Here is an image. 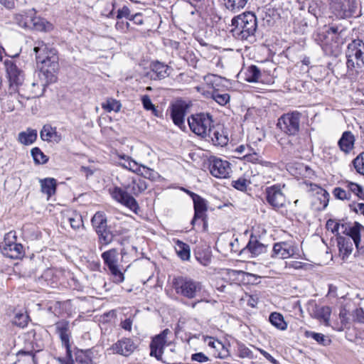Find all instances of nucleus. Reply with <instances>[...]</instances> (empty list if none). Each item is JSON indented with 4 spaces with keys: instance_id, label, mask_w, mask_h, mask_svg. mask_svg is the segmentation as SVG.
I'll return each instance as SVG.
<instances>
[{
    "instance_id": "nucleus-1",
    "label": "nucleus",
    "mask_w": 364,
    "mask_h": 364,
    "mask_svg": "<svg viewBox=\"0 0 364 364\" xmlns=\"http://www.w3.org/2000/svg\"><path fill=\"white\" fill-rule=\"evenodd\" d=\"M46 50L47 46L44 42H35L33 51L36 54V61L37 63H41L43 65L40 72L38 73L40 82H33L32 86L41 87L42 92L44 91L48 84L56 81V73L59 69L58 56L55 53H52L51 55L46 56Z\"/></svg>"
},
{
    "instance_id": "nucleus-2",
    "label": "nucleus",
    "mask_w": 364,
    "mask_h": 364,
    "mask_svg": "<svg viewBox=\"0 0 364 364\" xmlns=\"http://www.w3.org/2000/svg\"><path fill=\"white\" fill-rule=\"evenodd\" d=\"M148 187L146 180L140 176L134 177L127 185L124 186V189L119 187H114L109 189L112 197L117 202L125 205L131 210L137 213L139 205L133 196H138L139 194L146 190Z\"/></svg>"
},
{
    "instance_id": "nucleus-3",
    "label": "nucleus",
    "mask_w": 364,
    "mask_h": 364,
    "mask_svg": "<svg viewBox=\"0 0 364 364\" xmlns=\"http://www.w3.org/2000/svg\"><path fill=\"white\" fill-rule=\"evenodd\" d=\"M232 36L241 41L253 38L257 28V21L255 14L245 11L233 17L231 20Z\"/></svg>"
},
{
    "instance_id": "nucleus-4",
    "label": "nucleus",
    "mask_w": 364,
    "mask_h": 364,
    "mask_svg": "<svg viewBox=\"0 0 364 364\" xmlns=\"http://www.w3.org/2000/svg\"><path fill=\"white\" fill-rule=\"evenodd\" d=\"M17 63V60L13 58L6 60L4 62L9 82L6 95L11 102H16L21 105L22 102L20 100L21 96L18 93V88L24 81V73Z\"/></svg>"
},
{
    "instance_id": "nucleus-5",
    "label": "nucleus",
    "mask_w": 364,
    "mask_h": 364,
    "mask_svg": "<svg viewBox=\"0 0 364 364\" xmlns=\"http://www.w3.org/2000/svg\"><path fill=\"white\" fill-rule=\"evenodd\" d=\"M349 75L358 73L364 68V41L355 39L348 43L346 52Z\"/></svg>"
},
{
    "instance_id": "nucleus-6",
    "label": "nucleus",
    "mask_w": 364,
    "mask_h": 364,
    "mask_svg": "<svg viewBox=\"0 0 364 364\" xmlns=\"http://www.w3.org/2000/svg\"><path fill=\"white\" fill-rule=\"evenodd\" d=\"M172 285L177 294L189 299L196 298L203 289L200 282L183 276L174 277Z\"/></svg>"
},
{
    "instance_id": "nucleus-7",
    "label": "nucleus",
    "mask_w": 364,
    "mask_h": 364,
    "mask_svg": "<svg viewBox=\"0 0 364 364\" xmlns=\"http://www.w3.org/2000/svg\"><path fill=\"white\" fill-rule=\"evenodd\" d=\"M191 130L203 138H206L215 125L213 124V118L209 113H198L191 115L188 119Z\"/></svg>"
},
{
    "instance_id": "nucleus-8",
    "label": "nucleus",
    "mask_w": 364,
    "mask_h": 364,
    "mask_svg": "<svg viewBox=\"0 0 364 364\" xmlns=\"http://www.w3.org/2000/svg\"><path fill=\"white\" fill-rule=\"evenodd\" d=\"M301 113L297 111L282 114L277 124V127L288 136H296L300 130Z\"/></svg>"
},
{
    "instance_id": "nucleus-9",
    "label": "nucleus",
    "mask_w": 364,
    "mask_h": 364,
    "mask_svg": "<svg viewBox=\"0 0 364 364\" xmlns=\"http://www.w3.org/2000/svg\"><path fill=\"white\" fill-rule=\"evenodd\" d=\"M12 237L14 240H11V233L7 234L0 245V250L4 255L9 258L21 259L25 254L23 247L21 244L16 242L15 236Z\"/></svg>"
},
{
    "instance_id": "nucleus-10",
    "label": "nucleus",
    "mask_w": 364,
    "mask_h": 364,
    "mask_svg": "<svg viewBox=\"0 0 364 364\" xmlns=\"http://www.w3.org/2000/svg\"><path fill=\"white\" fill-rule=\"evenodd\" d=\"M120 159L124 160V162L122 164V166L129 169V171L137 173L144 178L149 179H154L156 177V173L145 166L139 164L136 161L133 160L131 157L126 155H120Z\"/></svg>"
},
{
    "instance_id": "nucleus-11",
    "label": "nucleus",
    "mask_w": 364,
    "mask_h": 364,
    "mask_svg": "<svg viewBox=\"0 0 364 364\" xmlns=\"http://www.w3.org/2000/svg\"><path fill=\"white\" fill-rule=\"evenodd\" d=\"M331 7L338 17L346 18L355 14L357 2L356 0H336L333 2Z\"/></svg>"
},
{
    "instance_id": "nucleus-12",
    "label": "nucleus",
    "mask_w": 364,
    "mask_h": 364,
    "mask_svg": "<svg viewBox=\"0 0 364 364\" xmlns=\"http://www.w3.org/2000/svg\"><path fill=\"white\" fill-rule=\"evenodd\" d=\"M170 333V330L166 328L152 338L150 343L151 356L156 358L158 360H161L162 359L164 348L167 344L166 338Z\"/></svg>"
},
{
    "instance_id": "nucleus-13",
    "label": "nucleus",
    "mask_w": 364,
    "mask_h": 364,
    "mask_svg": "<svg viewBox=\"0 0 364 364\" xmlns=\"http://www.w3.org/2000/svg\"><path fill=\"white\" fill-rule=\"evenodd\" d=\"M266 198L269 205L274 209L284 208L287 203L285 195L282 191L280 186H272L266 189Z\"/></svg>"
},
{
    "instance_id": "nucleus-14",
    "label": "nucleus",
    "mask_w": 364,
    "mask_h": 364,
    "mask_svg": "<svg viewBox=\"0 0 364 364\" xmlns=\"http://www.w3.org/2000/svg\"><path fill=\"white\" fill-rule=\"evenodd\" d=\"M209 168L213 176L221 178H227L231 171L230 164L228 161L216 157L210 160Z\"/></svg>"
},
{
    "instance_id": "nucleus-15",
    "label": "nucleus",
    "mask_w": 364,
    "mask_h": 364,
    "mask_svg": "<svg viewBox=\"0 0 364 364\" xmlns=\"http://www.w3.org/2000/svg\"><path fill=\"white\" fill-rule=\"evenodd\" d=\"M137 345L129 338H123L114 343L111 350L114 353L125 357L132 355L136 349Z\"/></svg>"
},
{
    "instance_id": "nucleus-16",
    "label": "nucleus",
    "mask_w": 364,
    "mask_h": 364,
    "mask_svg": "<svg viewBox=\"0 0 364 364\" xmlns=\"http://www.w3.org/2000/svg\"><path fill=\"white\" fill-rule=\"evenodd\" d=\"M55 331L59 335L62 345L70 352L71 348L70 338V331L69 322L65 320L60 321L55 324Z\"/></svg>"
},
{
    "instance_id": "nucleus-17",
    "label": "nucleus",
    "mask_w": 364,
    "mask_h": 364,
    "mask_svg": "<svg viewBox=\"0 0 364 364\" xmlns=\"http://www.w3.org/2000/svg\"><path fill=\"white\" fill-rule=\"evenodd\" d=\"M188 193L191 196L194 203L195 214L191 221V224L194 225L198 219H204L207 210V205L205 200L200 196L189 191H188Z\"/></svg>"
},
{
    "instance_id": "nucleus-18",
    "label": "nucleus",
    "mask_w": 364,
    "mask_h": 364,
    "mask_svg": "<svg viewBox=\"0 0 364 364\" xmlns=\"http://www.w3.org/2000/svg\"><path fill=\"white\" fill-rule=\"evenodd\" d=\"M294 254V247L287 242H281L274 245L272 257L287 259Z\"/></svg>"
},
{
    "instance_id": "nucleus-19",
    "label": "nucleus",
    "mask_w": 364,
    "mask_h": 364,
    "mask_svg": "<svg viewBox=\"0 0 364 364\" xmlns=\"http://www.w3.org/2000/svg\"><path fill=\"white\" fill-rule=\"evenodd\" d=\"M205 139L211 141L215 146H221L226 145L228 141L227 136L224 134L223 128L218 124L212 128L208 136Z\"/></svg>"
},
{
    "instance_id": "nucleus-20",
    "label": "nucleus",
    "mask_w": 364,
    "mask_h": 364,
    "mask_svg": "<svg viewBox=\"0 0 364 364\" xmlns=\"http://www.w3.org/2000/svg\"><path fill=\"white\" fill-rule=\"evenodd\" d=\"M187 105L186 103L179 102L172 105L171 118L173 123L181 128L184 126V118L186 113Z\"/></svg>"
},
{
    "instance_id": "nucleus-21",
    "label": "nucleus",
    "mask_w": 364,
    "mask_h": 364,
    "mask_svg": "<svg viewBox=\"0 0 364 364\" xmlns=\"http://www.w3.org/2000/svg\"><path fill=\"white\" fill-rule=\"evenodd\" d=\"M40 136L43 141L58 144L62 140V135L57 132L55 127L45 124L40 132Z\"/></svg>"
},
{
    "instance_id": "nucleus-22",
    "label": "nucleus",
    "mask_w": 364,
    "mask_h": 364,
    "mask_svg": "<svg viewBox=\"0 0 364 364\" xmlns=\"http://www.w3.org/2000/svg\"><path fill=\"white\" fill-rule=\"evenodd\" d=\"M355 138L350 131L344 132L338 141L340 150L345 154L350 153L354 149Z\"/></svg>"
},
{
    "instance_id": "nucleus-23",
    "label": "nucleus",
    "mask_w": 364,
    "mask_h": 364,
    "mask_svg": "<svg viewBox=\"0 0 364 364\" xmlns=\"http://www.w3.org/2000/svg\"><path fill=\"white\" fill-rule=\"evenodd\" d=\"M53 28L52 23L43 18L36 16V14L30 19L29 29L47 32L51 31Z\"/></svg>"
},
{
    "instance_id": "nucleus-24",
    "label": "nucleus",
    "mask_w": 364,
    "mask_h": 364,
    "mask_svg": "<svg viewBox=\"0 0 364 364\" xmlns=\"http://www.w3.org/2000/svg\"><path fill=\"white\" fill-rule=\"evenodd\" d=\"M338 247L342 259H346L353 251V242L350 237L340 236L338 237Z\"/></svg>"
},
{
    "instance_id": "nucleus-25",
    "label": "nucleus",
    "mask_w": 364,
    "mask_h": 364,
    "mask_svg": "<svg viewBox=\"0 0 364 364\" xmlns=\"http://www.w3.org/2000/svg\"><path fill=\"white\" fill-rule=\"evenodd\" d=\"M168 69L169 67L168 65L159 61L154 62L151 65V70L153 73V75H151V77L154 80L164 79L168 76Z\"/></svg>"
},
{
    "instance_id": "nucleus-26",
    "label": "nucleus",
    "mask_w": 364,
    "mask_h": 364,
    "mask_svg": "<svg viewBox=\"0 0 364 364\" xmlns=\"http://www.w3.org/2000/svg\"><path fill=\"white\" fill-rule=\"evenodd\" d=\"M246 250L249 251L253 257H256L266 252L267 246L261 243L257 239L251 238L242 252Z\"/></svg>"
},
{
    "instance_id": "nucleus-27",
    "label": "nucleus",
    "mask_w": 364,
    "mask_h": 364,
    "mask_svg": "<svg viewBox=\"0 0 364 364\" xmlns=\"http://www.w3.org/2000/svg\"><path fill=\"white\" fill-rule=\"evenodd\" d=\"M36 13L34 9L17 14L14 16L15 22L21 28L29 29L30 19Z\"/></svg>"
},
{
    "instance_id": "nucleus-28",
    "label": "nucleus",
    "mask_w": 364,
    "mask_h": 364,
    "mask_svg": "<svg viewBox=\"0 0 364 364\" xmlns=\"http://www.w3.org/2000/svg\"><path fill=\"white\" fill-rule=\"evenodd\" d=\"M41 191L50 197L56 191V180L53 178H47L40 180Z\"/></svg>"
},
{
    "instance_id": "nucleus-29",
    "label": "nucleus",
    "mask_w": 364,
    "mask_h": 364,
    "mask_svg": "<svg viewBox=\"0 0 364 364\" xmlns=\"http://www.w3.org/2000/svg\"><path fill=\"white\" fill-rule=\"evenodd\" d=\"M37 139V131L33 129H27L25 132L18 134V141L24 145L33 144Z\"/></svg>"
},
{
    "instance_id": "nucleus-30",
    "label": "nucleus",
    "mask_w": 364,
    "mask_h": 364,
    "mask_svg": "<svg viewBox=\"0 0 364 364\" xmlns=\"http://www.w3.org/2000/svg\"><path fill=\"white\" fill-rule=\"evenodd\" d=\"M96 233L98 236V242L101 245L100 249H102L103 245H109L114 240V235L108 228L98 230Z\"/></svg>"
},
{
    "instance_id": "nucleus-31",
    "label": "nucleus",
    "mask_w": 364,
    "mask_h": 364,
    "mask_svg": "<svg viewBox=\"0 0 364 364\" xmlns=\"http://www.w3.org/2000/svg\"><path fill=\"white\" fill-rule=\"evenodd\" d=\"M91 223L95 232L108 228L107 218L102 212H97L92 218Z\"/></svg>"
},
{
    "instance_id": "nucleus-32",
    "label": "nucleus",
    "mask_w": 364,
    "mask_h": 364,
    "mask_svg": "<svg viewBox=\"0 0 364 364\" xmlns=\"http://www.w3.org/2000/svg\"><path fill=\"white\" fill-rule=\"evenodd\" d=\"M118 252L115 248L110 249L102 254L105 264L109 267L117 265Z\"/></svg>"
},
{
    "instance_id": "nucleus-33",
    "label": "nucleus",
    "mask_w": 364,
    "mask_h": 364,
    "mask_svg": "<svg viewBox=\"0 0 364 364\" xmlns=\"http://www.w3.org/2000/svg\"><path fill=\"white\" fill-rule=\"evenodd\" d=\"M175 250L182 260H188L191 256L189 245L180 240L175 242Z\"/></svg>"
},
{
    "instance_id": "nucleus-34",
    "label": "nucleus",
    "mask_w": 364,
    "mask_h": 364,
    "mask_svg": "<svg viewBox=\"0 0 364 364\" xmlns=\"http://www.w3.org/2000/svg\"><path fill=\"white\" fill-rule=\"evenodd\" d=\"M249 0H223L224 6L227 10L232 13H237L244 9Z\"/></svg>"
},
{
    "instance_id": "nucleus-35",
    "label": "nucleus",
    "mask_w": 364,
    "mask_h": 364,
    "mask_svg": "<svg viewBox=\"0 0 364 364\" xmlns=\"http://www.w3.org/2000/svg\"><path fill=\"white\" fill-rule=\"evenodd\" d=\"M269 320L274 327L279 330L284 331L287 328V323L285 322L283 316L279 313H272L269 316Z\"/></svg>"
},
{
    "instance_id": "nucleus-36",
    "label": "nucleus",
    "mask_w": 364,
    "mask_h": 364,
    "mask_svg": "<svg viewBox=\"0 0 364 364\" xmlns=\"http://www.w3.org/2000/svg\"><path fill=\"white\" fill-rule=\"evenodd\" d=\"M261 77L260 70L256 65L247 68L245 72V80L249 82H257Z\"/></svg>"
},
{
    "instance_id": "nucleus-37",
    "label": "nucleus",
    "mask_w": 364,
    "mask_h": 364,
    "mask_svg": "<svg viewBox=\"0 0 364 364\" xmlns=\"http://www.w3.org/2000/svg\"><path fill=\"white\" fill-rule=\"evenodd\" d=\"M348 193H353L360 199H364V191L363 188L355 183L346 181L343 183Z\"/></svg>"
},
{
    "instance_id": "nucleus-38",
    "label": "nucleus",
    "mask_w": 364,
    "mask_h": 364,
    "mask_svg": "<svg viewBox=\"0 0 364 364\" xmlns=\"http://www.w3.org/2000/svg\"><path fill=\"white\" fill-rule=\"evenodd\" d=\"M29 318L27 313L18 312L14 315L11 322L14 326L23 328L27 326Z\"/></svg>"
},
{
    "instance_id": "nucleus-39",
    "label": "nucleus",
    "mask_w": 364,
    "mask_h": 364,
    "mask_svg": "<svg viewBox=\"0 0 364 364\" xmlns=\"http://www.w3.org/2000/svg\"><path fill=\"white\" fill-rule=\"evenodd\" d=\"M305 335L307 338H311L315 340L318 344L322 346H328L331 343V340L325 335L316 333L314 331H306Z\"/></svg>"
},
{
    "instance_id": "nucleus-40",
    "label": "nucleus",
    "mask_w": 364,
    "mask_h": 364,
    "mask_svg": "<svg viewBox=\"0 0 364 364\" xmlns=\"http://www.w3.org/2000/svg\"><path fill=\"white\" fill-rule=\"evenodd\" d=\"M31 153L36 164H44L48 161V157L38 147L33 148Z\"/></svg>"
},
{
    "instance_id": "nucleus-41",
    "label": "nucleus",
    "mask_w": 364,
    "mask_h": 364,
    "mask_svg": "<svg viewBox=\"0 0 364 364\" xmlns=\"http://www.w3.org/2000/svg\"><path fill=\"white\" fill-rule=\"evenodd\" d=\"M356 171L360 175L364 176V151L360 153L352 161Z\"/></svg>"
},
{
    "instance_id": "nucleus-42",
    "label": "nucleus",
    "mask_w": 364,
    "mask_h": 364,
    "mask_svg": "<svg viewBox=\"0 0 364 364\" xmlns=\"http://www.w3.org/2000/svg\"><path fill=\"white\" fill-rule=\"evenodd\" d=\"M102 107L109 112L112 111L117 112L121 109V104L116 100L109 99L105 103L102 104Z\"/></svg>"
},
{
    "instance_id": "nucleus-43",
    "label": "nucleus",
    "mask_w": 364,
    "mask_h": 364,
    "mask_svg": "<svg viewBox=\"0 0 364 364\" xmlns=\"http://www.w3.org/2000/svg\"><path fill=\"white\" fill-rule=\"evenodd\" d=\"M333 194L336 198L339 200H349L351 198L350 193H348L345 186L343 187H336L333 191Z\"/></svg>"
},
{
    "instance_id": "nucleus-44",
    "label": "nucleus",
    "mask_w": 364,
    "mask_h": 364,
    "mask_svg": "<svg viewBox=\"0 0 364 364\" xmlns=\"http://www.w3.org/2000/svg\"><path fill=\"white\" fill-rule=\"evenodd\" d=\"M70 226L74 230H78L81 227L83 228V220L82 215L77 213H73L71 216L68 218Z\"/></svg>"
},
{
    "instance_id": "nucleus-45",
    "label": "nucleus",
    "mask_w": 364,
    "mask_h": 364,
    "mask_svg": "<svg viewBox=\"0 0 364 364\" xmlns=\"http://www.w3.org/2000/svg\"><path fill=\"white\" fill-rule=\"evenodd\" d=\"M250 184V181L245 177H240L237 180L232 181V187L240 191H245Z\"/></svg>"
},
{
    "instance_id": "nucleus-46",
    "label": "nucleus",
    "mask_w": 364,
    "mask_h": 364,
    "mask_svg": "<svg viewBox=\"0 0 364 364\" xmlns=\"http://www.w3.org/2000/svg\"><path fill=\"white\" fill-rule=\"evenodd\" d=\"M213 99L220 105H226L230 100V95L227 93H220L218 90L212 94Z\"/></svg>"
},
{
    "instance_id": "nucleus-47",
    "label": "nucleus",
    "mask_w": 364,
    "mask_h": 364,
    "mask_svg": "<svg viewBox=\"0 0 364 364\" xmlns=\"http://www.w3.org/2000/svg\"><path fill=\"white\" fill-rule=\"evenodd\" d=\"M141 102L146 110H150L154 115L157 116V109L148 95H146L141 97Z\"/></svg>"
},
{
    "instance_id": "nucleus-48",
    "label": "nucleus",
    "mask_w": 364,
    "mask_h": 364,
    "mask_svg": "<svg viewBox=\"0 0 364 364\" xmlns=\"http://www.w3.org/2000/svg\"><path fill=\"white\" fill-rule=\"evenodd\" d=\"M331 313V308L328 306H322L317 310L318 316L320 318H321L325 322V323L326 325L328 324V323L329 321Z\"/></svg>"
},
{
    "instance_id": "nucleus-49",
    "label": "nucleus",
    "mask_w": 364,
    "mask_h": 364,
    "mask_svg": "<svg viewBox=\"0 0 364 364\" xmlns=\"http://www.w3.org/2000/svg\"><path fill=\"white\" fill-rule=\"evenodd\" d=\"M250 151H247V153L242 156L244 160L247 162H251L253 164L261 163L262 157L257 153L253 152L250 153Z\"/></svg>"
},
{
    "instance_id": "nucleus-50",
    "label": "nucleus",
    "mask_w": 364,
    "mask_h": 364,
    "mask_svg": "<svg viewBox=\"0 0 364 364\" xmlns=\"http://www.w3.org/2000/svg\"><path fill=\"white\" fill-rule=\"evenodd\" d=\"M351 239V241L354 242L357 248H358L359 243L360 242V235L359 230L355 228H352L349 230L348 237Z\"/></svg>"
},
{
    "instance_id": "nucleus-51",
    "label": "nucleus",
    "mask_w": 364,
    "mask_h": 364,
    "mask_svg": "<svg viewBox=\"0 0 364 364\" xmlns=\"http://www.w3.org/2000/svg\"><path fill=\"white\" fill-rule=\"evenodd\" d=\"M109 269L111 272V274L114 277V281L116 283H120L124 281V274L119 269L118 266H114L109 267Z\"/></svg>"
},
{
    "instance_id": "nucleus-52",
    "label": "nucleus",
    "mask_w": 364,
    "mask_h": 364,
    "mask_svg": "<svg viewBox=\"0 0 364 364\" xmlns=\"http://www.w3.org/2000/svg\"><path fill=\"white\" fill-rule=\"evenodd\" d=\"M132 12L130 9L126 6H124L122 9H119L117 11V19H122L123 18H125L127 20H130V17L132 16Z\"/></svg>"
},
{
    "instance_id": "nucleus-53",
    "label": "nucleus",
    "mask_w": 364,
    "mask_h": 364,
    "mask_svg": "<svg viewBox=\"0 0 364 364\" xmlns=\"http://www.w3.org/2000/svg\"><path fill=\"white\" fill-rule=\"evenodd\" d=\"M129 26H130V24L129 22L124 21L122 19H117V21L115 25L116 29L122 33H125L128 30H129Z\"/></svg>"
},
{
    "instance_id": "nucleus-54",
    "label": "nucleus",
    "mask_w": 364,
    "mask_h": 364,
    "mask_svg": "<svg viewBox=\"0 0 364 364\" xmlns=\"http://www.w3.org/2000/svg\"><path fill=\"white\" fill-rule=\"evenodd\" d=\"M57 360L60 364H74L71 348H70V352L66 350V356L65 358H58Z\"/></svg>"
},
{
    "instance_id": "nucleus-55",
    "label": "nucleus",
    "mask_w": 364,
    "mask_h": 364,
    "mask_svg": "<svg viewBox=\"0 0 364 364\" xmlns=\"http://www.w3.org/2000/svg\"><path fill=\"white\" fill-rule=\"evenodd\" d=\"M191 360L198 363H205L209 360V358L203 353H196L192 354Z\"/></svg>"
},
{
    "instance_id": "nucleus-56",
    "label": "nucleus",
    "mask_w": 364,
    "mask_h": 364,
    "mask_svg": "<svg viewBox=\"0 0 364 364\" xmlns=\"http://www.w3.org/2000/svg\"><path fill=\"white\" fill-rule=\"evenodd\" d=\"M240 356L241 358H252V350L245 346H240L239 347Z\"/></svg>"
},
{
    "instance_id": "nucleus-57",
    "label": "nucleus",
    "mask_w": 364,
    "mask_h": 364,
    "mask_svg": "<svg viewBox=\"0 0 364 364\" xmlns=\"http://www.w3.org/2000/svg\"><path fill=\"white\" fill-rule=\"evenodd\" d=\"M340 224L333 220H328L326 223V228L332 232H337L339 229Z\"/></svg>"
},
{
    "instance_id": "nucleus-58",
    "label": "nucleus",
    "mask_w": 364,
    "mask_h": 364,
    "mask_svg": "<svg viewBox=\"0 0 364 364\" xmlns=\"http://www.w3.org/2000/svg\"><path fill=\"white\" fill-rule=\"evenodd\" d=\"M129 21H133L136 25H141L144 23V17L141 13L132 14Z\"/></svg>"
},
{
    "instance_id": "nucleus-59",
    "label": "nucleus",
    "mask_w": 364,
    "mask_h": 364,
    "mask_svg": "<svg viewBox=\"0 0 364 364\" xmlns=\"http://www.w3.org/2000/svg\"><path fill=\"white\" fill-rule=\"evenodd\" d=\"M354 319L357 322L364 323V311L363 309H356L354 311Z\"/></svg>"
},
{
    "instance_id": "nucleus-60",
    "label": "nucleus",
    "mask_w": 364,
    "mask_h": 364,
    "mask_svg": "<svg viewBox=\"0 0 364 364\" xmlns=\"http://www.w3.org/2000/svg\"><path fill=\"white\" fill-rule=\"evenodd\" d=\"M259 353L269 362H271L273 364H279L278 361L274 359L269 353L265 351L263 349H259Z\"/></svg>"
},
{
    "instance_id": "nucleus-61",
    "label": "nucleus",
    "mask_w": 364,
    "mask_h": 364,
    "mask_svg": "<svg viewBox=\"0 0 364 364\" xmlns=\"http://www.w3.org/2000/svg\"><path fill=\"white\" fill-rule=\"evenodd\" d=\"M350 208L352 210H353L355 213H360L363 215H364V203H358L357 205L352 204L350 205Z\"/></svg>"
},
{
    "instance_id": "nucleus-62",
    "label": "nucleus",
    "mask_w": 364,
    "mask_h": 364,
    "mask_svg": "<svg viewBox=\"0 0 364 364\" xmlns=\"http://www.w3.org/2000/svg\"><path fill=\"white\" fill-rule=\"evenodd\" d=\"M132 326V321L130 318H127L121 323V327L126 331H131Z\"/></svg>"
},
{
    "instance_id": "nucleus-63",
    "label": "nucleus",
    "mask_w": 364,
    "mask_h": 364,
    "mask_svg": "<svg viewBox=\"0 0 364 364\" xmlns=\"http://www.w3.org/2000/svg\"><path fill=\"white\" fill-rule=\"evenodd\" d=\"M76 360L85 364H88L91 362V359L85 355L82 352H81L80 355H77Z\"/></svg>"
},
{
    "instance_id": "nucleus-64",
    "label": "nucleus",
    "mask_w": 364,
    "mask_h": 364,
    "mask_svg": "<svg viewBox=\"0 0 364 364\" xmlns=\"http://www.w3.org/2000/svg\"><path fill=\"white\" fill-rule=\"evenodd\" d=\"M250 150H251V148L250 146H245L244 145H240V146H239L238 147L236 148L235 152L238 153L240 154H242L244 152H245L246 151H250Z\"/></svg>"
}]
</instances>
